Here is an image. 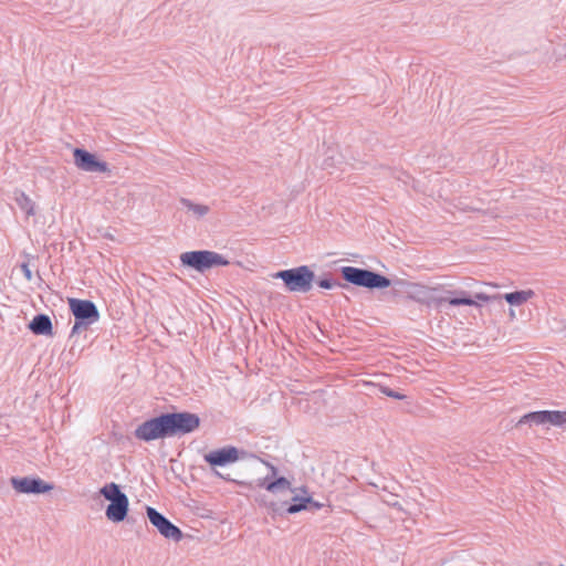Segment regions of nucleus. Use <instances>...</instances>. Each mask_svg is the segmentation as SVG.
Listing matches in <instances>:
<instances>
[{
    "instance_id": "f257e3e1",
    "label": "nucleus",
    "mask_w": 566,
    "mask_h": 566,
    "mask_svg": "<svg viewBox=\"0 0 566 566\" xmlns=\"http://www.w3.org/2000/svg\"><path fill=\"white\" fill-rule=\"evenodd\" d=\"M101 494L111 502L106 507V517L115 523L122 522L127 516L128 512V497L120 491L119 485L111 482L101 489Z\"/></svg>"
},
{
    "instance_id": "f03ea898",
    "label": "nucleus",
    "mask_w": 566,
    "mask_h": 566,
    "mask_svg": "<svg viewBox=\"0 0 566 566\" xmlns=\"http://www.w3.org/2000/svg\"><path fill=\"white\" fill-rule=\"evenodd\" d=\"M342 275L346 282L370 290L386 289L391 284L388 277L379 273L355 266H343Z\"/></svg>"
},
{
    "instance_id": "7ed1b4c3",
    "label": "nucleus",
    "mask_w": 566,
    "mask_h": 566,
    "mask_svg": "<svg viewBox=\"0 0 566 566\" xmlns=\"http://www.w3.org/2000/svg\"><path fill=\"white\" fill-rule=\"evenodd\" d=\"M273 277L281 279L290 292L306 293L312 289L314 272L306 265L279 271Z\"/></svg>"
},
{
    "instance_id": "20e7f679",
    "label": "nucleus",
    "mask_w": 566,
    "mask_h": 566,
    "mask_svg": "<svg viewBox=\"0 0 566 566\" xmlns=\"http://www.w3.org/2000/svg\"><path fill=\"white\" fill-rule=\"evenodd\" d=\"M180 262L182 265L201 273L214 266H226L229 264V261L223 255L209 250L184 252L180 255Z\"/></svg>"
},
{
    "instance_id": "39448f33",
    "label": "nucleus",
    "mask_w": 566,
    "mask_h": 566,
    "mask_svg": "<svg viewBox=\"0 0 566 566\" xmlns=\"http://www.w3.org/2000/svg\"><path fill=\"white\" fill-rule=\"evenodd\" d=\"M135 437L142 441H153L169 437L168 423L166 415L151 418L139 424L134 432Z\"/></svg>"
},
{
    "instance_id": "423d86ee",
    "label": "nucleus",
    "mask_w": 566,
    "mask_h": 566,
    "mask_svg": "<svg viewBox=\"0 0 566 566\" xmlns=\"http://www.w3.org/2000/svg\"><path fill=\"white\" fill-rule=\"evenodd\" d=\"M165 415L168 423L169 437L190 433L195 431L200 424V419L195 413L172 412Z\"/></svg>"
},
{
    "instance_id": "0eeeda50",
    "label": "nucleus",
    "mask_w": 566,
    "mask_h": 566,
    "mask_svg": "<svg viewBox=\"0 0 566 566\" xmlns=\"http://www.w3.org/2000/svg\"><path fill=\"white\" fill-rule=\"evenodd\" d=\"M146 513L149 522L158 530V532L166 538L179 542L182 538V532L179 527L174 525L167 517L159 513L151 506L146 507Z\"/></svg>"
},
{
    "instance_id": "6e6552de",
    "label": "nucleus",
    "mask_w": 566,
    "mask_h": 566,
    "mask_svg": "<svg viewBox=\"0 0 566 566\" xmlns=\"http://www.w3.org/2000/svg\"><path fill=\"white\" fill-rule=\"evenodd\" d=\"M69 305L76 321L90 326L99 319L98 310L92 301L70 298Z\"/></svg>"
},
{
    "instance_id": "1a4fd4ad",
    "label": "nucleus",
    "mask_w": 566,
    "mask_h": 566,
    "mask_svg": "<svg viewBox=\"0 0 566 566\" xmlns=\"http://www.w3.org/2000/svg\"><path fill=\"white\" fill-rule=\"evenodd\" d=\"M10 483H11L12 488L18 493H23V494H30V493L41 494V493H46V492H50L51 490H53L52 484L45 483L40 478L13 476L10 479Z\"/></svg>"
},
{
    "instance_id": "9d476101",
    "label": "nucleus",
    "mask_w": 566,
    "mask_h": 566,
    "mask_svg": "<svg viewBox=\"0 0 566 566\" xmlns=\"http://www.w3.org/2000/svg\"><path fill=\"white\" fill-rule=\"evenodd\" d=\"M75 166L87 172H108L107 163L98 160L95 155L87 150L75 148L73 151Z\"/></svg>"
},
{
    "instance_id": "9b49d317",
    "label": "nucleus",
    "mask_w": 566,
    "mask_h": 566,
    "mask_svg": "<svg viewBox=\"0 0 566 566\" xmlns=\"http://www.w3.org/2000/svg\"><path fill=\"white\" fill-rule=\"evenodd\" d=\"M450 294H457L454 297H440L437 298L436 302L438 304L441 303H448L452 306H460V305H469V306H478V301L482 302H489L492 298H497V296H489L484 293H474L473 296L469 295L465 291H454L449 292Z\"/></svg>"
},
{
    "instance_id": "f8f14e48",
    "label": "nucleus",
    "mask_w": 566,
    "mask_h": 566,
    "mask_svg": "<svg viewBox=\"0 0 566 566\" xmlns=\"http://www.w3.org/2000/svg\"><path fill=\"white\" fill-rule=\"evenodd\" d=\"M240 459L239 450L229 446L205 454V461L213 467H223L237 462Z\"/></svg>"
},
{
    "instance_id": "ddd939ff",
    "label": "nucleus",
    "mask_w": 566,
    "mask_h": 566,
    "mask_svg": "<svg viewBox=\"0 0 566 566\" xmlns=\"http://www.w3.org/2000/svg\"><path fill=\"white\" fill-rule=\"evenodd\" d=\"M29 328L35 335H51L52 334L51 318L45 314H38L33 317V319L29 324Z\"/></svg>"
},
{
    "instance_id": "4468645a",
    "label": "nucleus",
    "mask_w": 566,
    "mask_h": 566,
    "mask_svg": "<svg viewBox=\"0 0 566 566\" xmlns=\"http://www.w3.org/2000/svg\"><path fill=\"white\" fill-rule=\"evenodd\" d=\"M180 205L195 218L201 219L210 212V207L202 203H196L187 198L180 199Z\"/></svg>"
},
{
    "instance_id": "2eb2a0df",
    "label": "nucleus",
    "mask_w": 566,
    "mask_h": 566,
    "mask_svg": "<svg viewBox=\"0 0 566 566\" xmlns=\"http://www.w3.org/2000/svg\"><path fill=\"white\" fill-rule=\"evenodd\" d=\"M266 481H268V478H265L263 480H259L258 486L264 488L265 490H268L269 492H272V493H275L279 491H284V490H292L291 482L284 476L277 478L276 480L271 481V482H266Z\"/></svg>"
},
{
    "instance_id": "dca6fc26",
    "label": "nucleus",
    "mask_w": 566,
    "mask_h": 566,
    "mask_svg": "<svg viewBox=\"0 0 566 566\" xmlns=\"http://www.w3.org/2000/svg\"><path fill=\"white\" fill-rule=\"evenodd\" d=\"M14 200L18 207L25 212L27 217L35 214V205L25 192L17 190L14 192Z\"/></svg>"
},
{
    "instance_id": "f3484780",
    "label": "nucleus",
    "mask_w": 566,
    "mask_h": 566,
    "mask_svg": "<svg viewBox=\"0 0 566 566\" xmlns=\"http://www.w3.org/2000/svg\"><path fill=\"white\" fill-rule=\"evenodd\" d=\"M534 291L532 290H523L516 291L512 293H506L503 297L511 305H522L534 296Z\"/></svg>"
},
{
    "instance_id": "a211bd4d",
    "label": "nucleus",
    "mask_w": 566,
    "mask_h": 566,
    "mask_svg": "<svg viewBox=\"0 0 566 566\" xmlns=\"http://www.w3.org/2000/svg\"><path fill=\"white\" fill-rule=\"evenodd\" d=\"M530 423L535 426L547 424V410L533 411L524 415L517 424Z\"/></svg>"
},
{
    "instance_id": "6ab92c4d",
    "label": "nucleus",
    "mask_w": 566,
    "mask_h": 566,
    "mask_svg": "<svg viewBox=\"0 0 566 566\" xmlns=\"http://www.w3.org/2000/svg\"><path fill=\"white\" fill-rule=\"evenodd\" d=\"M312 503H313V499L311 496H306V497L294 496L293 503L286 507V513L295 514L303 510H307V504H312Z\"/></svg>"
},
{
    "instance_id": "aec40b11",
    "label": "nucleus",
    "mask_w": 566,
    "mask_h": 566,
    "mask_svg": "<svg viewBox=\"0 0 566 566\" xmlns=\"http://www.w3.org/2000/svg\"><path fill=\"white\" fill-rule=\"evenodd\" d=\"M433 289H430L428 286H424V285H420V284H413L412 285V291H411V297L418 302H422V303H428L430 301V292L432 291Z\"/></svg>"
},
{
    "instance_id": "412c9836",
    "label": "nucleus",
    "mask_w": 566,
    "mask_h": 566,
    "mask_svg": "<svg viewBox=\"0 0 566 566\" xmlns=\"http://www.w3.org/2000/svg\"><path fill=\"white\" fill-rule=\"evenodd\" d=\"M547 424L555 427L566 424V411L547 410Z\"/></svg>"
},
{
    "instance_id": "4be33fe9",
    "label": "nucleus",
    "mask_w": 566,
    "mask_h": 566,
    "mask_svg": "<svg viewBox=\"0 0 566 566\" xmlns=\"http://www.w3.org/2000/svg\"><path fill=\"white\" fill-rule=\"evenodd\" d=\"M381 392L385 394L386 396L388 397H391V398H395V399H398V400H402L406 398L405 395L398 392V391H395L388 387H382L381 388Z\"/></svg>"
},
{
    "instance_id": "5701e85b",
    "label": "nucleus",
    "mask_w": 566,
    "mask_h": 566,
    "mask_svg": "<svg viewBox=\"0 0 566 566\" xmlns=\"http://www.w3.org/2000/svg\"><path fill=\"white\" fill-rule=\"evenodd\" d=\"M317 284L319 287L326 289V290L333 289L334 286H340V284L334 282L331 279H322L317 282Z\"/></svg>"
},
{
    "instance_id": "b1692460",
    "label": "nucleus",
    "mask_w": 566,
    "mask_h": 566,
    "mask_svg": "<svg viewBox=\"0 0 566 566\" xmlns=\"http://www.w3.org/2000/svg\"><path fill=\"white\" fill-rule=\"evenodd\" d=\"M87 326V324L75 319V324L73 325L71 331V336H74L75 334H78L81 331L86 329Z\"/></svg>"
},
{
    "instance_id": "393cba45",
    "label": "nucleus",
    "mask_w": 566,
    "mask_h": 566,
    "mask_svg": "<svg viewBox=\"0 0 566 566\" xmlns=\"http://www.w3.org/2000/svg\"><path fill=\"white\" fill-rule=\"evenodd\" d=\"M20 268H21V271H22L25 280L28 282L32 281L33 275H32V271H31L29 264L23 262Z\"/></svg>"
},
{
    "instance_id": "a878e982",
    "label": "nucleus",
    "mask_w": 566,
    "mask_h": 566,
    "mask_svg": "<svg viewBox=\"0 0 566 566\" xmlns=\"http://www.w3.org/2000/svg\"><path fill=\"white\" fill-rule=\"evenodd\" d=\"M263 463L270 469L272 476H275L277 474L276 467H274L273 464L265 462V461H263Z\"/></svg>"
},
{
    "instance_id": "bb28decb",
    "label": "nucleus",
    "mask_w": 566,
    "mask_h": 566,
    "mask_svg": "<svg viewBox=\"0 0 566 566\" xmlns=\"http://www.w3.org/2000/svg\"><path fill=\"white\" fill-rule=\"evenodd\" d=\"M322 506H323V504L315 502L314 500H313L312 504H307V509H310V510H319Z\"/></svg>"
},
{
    "instance_id": "cd10ccee",
    "label": "nucleus",
    "mask_w": 566,
    "mask_h": 566,
    "mask_svg": "<svg viewBox=\"0 0 566 566\" xmlns=\"http://www.w3.org/2000/svg\"><path fill=\"white\" fill-rule=\"evenodd\" d=\"M510 316H511L512 318H514L515 313H514V311H513V310H511V312H510Z\"/></svg>"
}]
</instances>
